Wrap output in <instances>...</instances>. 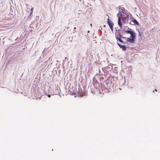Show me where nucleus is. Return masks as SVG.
<instances>
[{
    "instance_id": "f257e3e1",
    "label": "nucleus",
    "mask_w": 160,
    "mask_h": 160,
    "mask_svg": "<svg viewBox=\"0 0 160 160\" xmlns=\"http://www.w3.org/2000/svg\"><path fill=\"white\" fill-rule=\"evenodd\" d=\"M118 17V24L120 28H122V23L121 22V19L123 23H125L128 22V16L125 13L122 12L120 14L118 13L117 14Z\"/></svg>"
},
{
    "instance_id": "7ed1b4c3",
    "label": "nucleus",
    "mask_w": 160,
    "mask_h": 160,
    "mask_svg": "<svg viewBox=\"0 0 160 160\" xmlns=\"http://www.w3.org/2000/svg\"><path fill=\"white\" fill-rule=\"evenodd\" d=\"M108 23L112 31L113 29V24L112 21L109 20V18L108 20Z\"/></svg>"
},
{
    "instance_id": "1a4fd4ad",
    "label": "nucleus",
    "mask_w": 160,
    "mask_h": 160,
    "mask_svg": "<svg viewBox=\"0 0 160 160\" xmlns=\"http://www.w3.org/2000/svg\"><path fill=\"white\" fill-rule=\"evenodd\" d=\"M138 32H139V33H138V35L141 36V34H140V32L138 30Z\"/></svg>"
},
{
    "instance_id": "6e6552de",
    "label": "nucleus",
    "mask_w": 160,
    "mask_h": 160,
    "mask_svg": "<svg viewBox=\"0 0 160 160\" xmlns=\"http://www.w3.org/2000/svg\"><path fill=\"white\" fill-rule=\"evenodd\" d=\"M33 8H32L31 9V12H32L33 11Z\"/></svg>"
},
{
    "instance_id": "9d476101",
    "label": "nucleus",
    "mask_w": 160,
    "mask_h": 160,
    "mask_svg": "<svg viewBox=\"0 0 160 160\" xmlns=\"http://www.w3.org/2000/svg\"><path fill=\"white\" fill-rule=\"evenodd\" d=\"M48 97H50V95H48Z\"/></svg>"
},
{
    "instance_id": "39448f33",
    "label": "nucleus",
    "mask_w": 160,
    "mask_h": 160,
    "mask_svg": "<svg viewBox=\"0 0 160 160\" xmlns=\"http://www.w3.org/2000/svg\"><path fill=\"white\" fill-rule=\"evenodd\" d=\"M118 45L121 48H122V49L124 51H125L126 49V47L125 45H121L118 44Z\"/></svg>"
},
{
    "instance_id": "9b49d317",
    "label": "nucleus",
    "mask_w": 160,
    "mask_h": 160,
    "mask_svg": "<svg viewBox=\"0 0 160 160\" xmlns=\"http://www.w3.org/2000/svg\"><path fill=\"white\" fill-rule=\"evenodd\" d=\"M155 91L157 92V90L156 89H155Z\"/></svg>"
},
{
    "instance_id": "423d86ee",
    "label": "nucleus",
    "mask_w": 160,
    "mask_h": 160,
    "mask_svg": "<svg viewBox=\"0 0 160 160\" xmlns=\"http://www.w3.org/2000/svg\"><path fill=\"white\" fill-rule=\"evenodd\" d=\"M116 37L117 39L118 40L121 42H123L121 38H119L118 37L116 36Z\"/></svg>"
},
{
    "instance_id": "f03ea898",
    "label": "nucleus",
    "mask_w": 160,
    "mask_h": 160,
    "mask_svg": "<svg viewBox=\"0 0 160 160\" xmlns=\"http://www.w3.org/2000/svg\"><path fill=\"white\" fill-rule=\"evenodd\" d=\"M124 31L126 33L130 34L131 35L129 38H127V41L130 43H134L136 36L135 33L133 31L130 30H124Z\"/></svg>"
},
{
    "instance_id": "0eeeda50",
    "label": "nucleus",
    "mask_w": 160,
    "mask_h": 160,
    "mask_svg": "<svg viewBox=\"0 0 160 160\" xmlns=\"http://www.w3.org/2000/svg\"><path fill=\"white\" fill-rule=\"evenodd\" d=\"M124 30H127L128 29V26H125V28H124Z\"/></svg>"
},
{
    "instance_id": "f8f14e48",
    "label": "nucleus",
    "mask_w": 160,
    "mask_h": 160,
    "mask_svg": "<svg viewBox=\"0 0 160 160\" xmlns=\"http://www.w3.org/2000/svg\"><path fill=\"white\" fill-rule=\"evenodd\" d=\"M119 34V35L120 36V37H121V36L120 35V34Z\"/></svg>"
},
{
    "instance_id": "20e7f679",
    "label": "nucleus",
    "mask_w": 160,
    "mask_h": 160,
    "mask_svg": "<svg viewBox=\"0 0 160 160\" xmlns=\"http://www.w3.org/2000/svg\"><path fill=\"white\" fill-rule=\"evenodd\" d=\"M130 24L131 25H138L139 23L138 21L135 19H132L129 22Z\"/></svg>"
}]
</instances>
